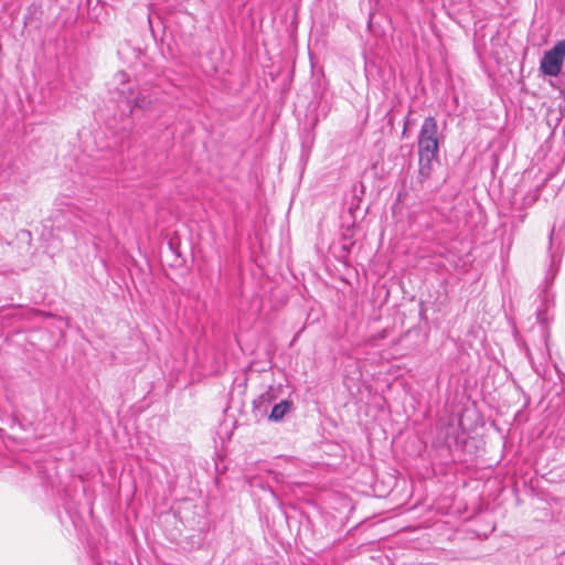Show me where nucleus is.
<instances>
[{
  "label": "nucleus",
  "mask_w": 565,
  "mask_h": 565,
  "mask_svg": "<svg viewBox=\"0 0 565 565\" xmlns=\"http://www.w3.org/2000/svg\"><path fill=\"white\" fill-rule=\"evenodd\" d=\"M565 237V221H564V230L561 227L558 231H556L555 226L552 228L550 233V244L552 245L554 241H558L559 243Z\"/></svg>",
  "instance_id": "9"
},
{
  "label": "nucleus",
  "mask_w": 565,
  "mask_h": 565,
  "mask_svg": "<svg viewBox=\"0 0 565 565\" xmlns=\"http://www.w3.org/2000/svg\"><path fill=\"white\" fill-rule=\"evenodd\" d=\"M408 118H409V114L405 117V125H404L403 134H405V131H406V126L408 124Z\"/></svg>",
  "instance_id": "13"
},
{
  "label": "nucleus",
  "mask_w": 565,
  "mask_h": 565,
  "mask_svg": "<svg viewBox=\"0 0 565 565\" xmlns=\"http://www.w3.org/2000/svg\"><path fill=\"white\" fill-rule=\"evenodd\" d=\"M555 47L558 49V52L561 53L562 57L565 58V39L558 41L555 44Z\"/></svg>",
  "instance_id": "11"
},
{
  "label": "nucleus",
  "mask_w": 565,
  "mask_h": 565,
  "mask_svg": "<svg viewBox=\"0 0 565 565\" xmlns=\"http://www.w3.org/2000/svg\"><path fill=\"white\" fill-rule=\"evenodd\" d=\"M295 408L294 403L289 399H281L279 403L271 407V412L268 415V419L271 422H280L285 415Z\"/></svg>",
  "instance_id": "5"
},
{
  "label": "nucleus",
  "mask_w": 565,
  "mask_h": 565,
  "mask_svg": "<svg viewBox=\"0 0 565 565\" xmlns=\"http://www.w3.org/2000/svg\"><path fill=\"white\" fill-rule=\"evenodd\" d=\"M557 108H558V116L556 119L561 120L565 116V97L563 96V93H561V95L558 97Z\"/></svg>",
  "instance_id": "10"
},
{
  "label": "nucleus",
  "mask_w": 565,
  "mask_h": 565,
  "mask_svg": "<svg viewBox=\"0 0 565 565\" xmlns=\"http://www.w3.org/2000/svg\"><path fill=\"white\" fill-rule=\"evenodd\" d=\"M417 140H440L438 137V125L435 117L428 116L425 118Z\"/></svg>",
  "instance_id": "4"
},
{
  "label": "nucleus",
  "mask_w": 565,
  "mask_h": 565,
  "mask_svg": "<svg viewBox=\"0 0 565 565\" xmlns=\"http://www.w3.org/2000/svg\"><path fill=\"white\" fill-rule=\"evenodd\" d=\"M558 564L559 565H565V552L559 556Z\"/></svg>",
  "instance_id": "12"
},
{
  "label": "nucleus",
  "mask_w": 565,
  "mask_h": 565,
  "mask_svg": "<svg viewBox=\"0 0 565 565\" xmlns=\"http://www.w3.org/2000/svg\"><path fill=\"white\" fill-rule=\"evenodd\" d=\"M273 398L274 394L271 392H266L259 395L258 398L253 402L254 411L267 413V407L271 404Z\"/></svg>",
  "instance_id": "7"
},
{
  "label": "nucleus",
  "mask_w": 565,
  "mask_h": 565,
  "mask_svg": "<svg viewBox=\"0 0 565 565\" xmlns=\"http://www.w3.org/2000/svg\"><path fill=\"white\" fill-rule=\"evenodd\" d=\"M564 58L555 45L546 51L540 62V71L547 76L556 77L562 73Z\"/></svg>",
  "instance_id": "1"
},
{
  "label": "nucleus",
  "mask_w": 565,
  "mask_h": 565,
  "mask_svg": "<svg viewBox=\"0 0 565 565\" xmlns=\"http://www.w3.org/2000/svg\"><path fill=\"white\" fill-rule=\"evenodd\" d=\"M440 140H417L418 156H429L430 158L439 157Z\"/></svg>",
  "instance_id": "6"
},
{
  "label": "nucleus",
  "mask_w": 565,
  "mask_h": 565,
  "mask_svg": "<svg viewBox=\"0 0 565 565\" xmlns=\"http://www.w3.org/2000/svg\"><path fill=\"white\" fill-rule=\"evenodd\" d=\"M119 95L122 98L121 102L125 100L126 107L129 109L130 114L135 108L143 109L149 104V100H147L146 97L140 96L139 93L136 94L131 86L124 85L122 88L119 89Z\"/></svg>",
  "instance_id": "3"
},
{
  "label": "nucleus",
  "mask_w": 565,
  "mask_h": 565,
  "mask_svg": "<svg viewBox=\"0 0 565 565\" xmlns=\"http://www.w3.org/2000/svg\"><path fill=\"white\" fill-rule=\"evenodd\" d=\"M95 565H98V564H95Z\"/></svg>",
  "instance_id": "14"
},
{
  "label": "nucleus",
  "mask_w": 565,
  "mask_h": 565,
  "mask_svg": "<svg viewBox=\"0 0 565 565\" xmlns=\"http://www.w3.org/2000/svg\"><path fill=\"white\" fill-rule=\"evenodd\" d=\"M435 162H438V158L418 156V173L411 185V189L414 192H420L424 190L425 183L431 178Z\"/></svg>",
  "instance_id": "2"
},
{
  "label": "nucleus",
  "mask_w": 565,
  "mask_h": 565,
  "mask_svg": "<svg viewBox=\"0 0 565 565\" xmlns=\"http://www.w3.org/2000/svg\"><path fill=\"white\" fill-rule=\"evenodd\" d=\"M559 259L556 258L555 255H552L551 256V265H550V268L546 273V280L551 279L553 280L554 277L556 276L557 271H558V267H559Z\"/></svg>",
  "instance_id": "8"
}]
</instances>
